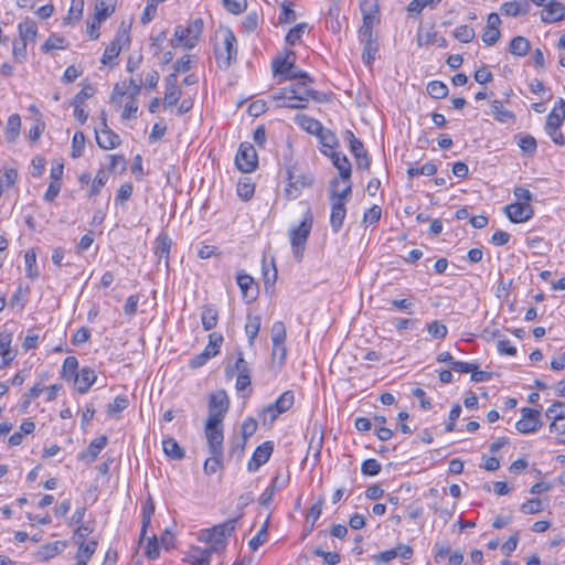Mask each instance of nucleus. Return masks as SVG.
Segmentation results:
<instances>
[{"label":"nucleus","instance_id":"nucleus-1","mask_svg":"<svg viewBox=\"0 0 565 565\" xmlns=\"http://www.w3.org/2000/svg\"><path fill=\"white\" fill-rule=\"evenodd\" d=\"M203 26L204 22L201 18L193 20L186 28L182 25L177 26L174 38L170 40L171 46L193 49L202 34Z\"/></svg>","mask_w":565,"mask_h":565},{"label":"nucleus","instance_id":"nucleus-2","mask_svg":"<svg viewBox=\"0 0 565 565\" xmlns=\"http://www.w3.org/2000/svg\"><path fill=\"white\" fill-rule=\"evenodd\" d=\"M237 519H230L222 524L214 525L202 532L200 540L212 544V548L217 552L224 548V542L236 527Z\"/></svg>","mask_w":565,"mask_h":565},{"label":"nucleus","instance_id":"nucleus-3","mask_svg":"<svg viewBox=\"0 0 565 565\" xmlns=\"http://www.w3.org/2000/svg\"><path fill=\"white\" fill-rule=\"evenodd\" d=\"M313 217L308 211L298 227L290 231V244L296 259L300 260L312 228Z\"/></svg>","mask_w":565,"mask_h":565},{"label":"nucleus","instance_id":"nucleus-4","mask_svg":"<svg viewBox=\"0 0 565 565\" xmlns=\"http://www.w3.org/2000/svg\"><path fill=\"white\" fill-rule=\"evenodd\" d=\"M294 404V395L291 391H285L274 403L263 408L260 419L264 425L273 424L276 418L288 411Z\"/></svg>","mask_w":565,"mask_h":565},{"label":"nucleus","instance_id":"nucleus-5","mask_svg":"<svg viewBox=\"0 0 565 565\" xmlns=\"http://www.w3.org/2000/svg\"><path fill=\"white\" fill-rule=\"evenodd\" d=\"M228 409L230 398L226 391H214L210 394L207 422L223 423Z\"/></svg>","mask_w":565,"mask_h":565},{"label":"nucleus","instance_id":"nucleus-6","mask_svg":"<svg viewBox=\"0 0 565 565\" xmlns=\"http://www.w3.org/2000/svg\"><path fill=\"white\" fill-rule=\"evenodd\" d=\"M226 375L236 377V388H247L250 385V369L242 352L238 353L233 365L226 366Z\"/></svg>","mask_w":565,"mask_h":565},{"label":"nucleus","instance_id":"nucleus-7","mask_svg":"<svg viewBox=\"0 0 565 565\" xmlns=\"http://www.w3.org/2000/svg\"><path fill=\"white\" fill-rule=\"evenodd\" d=\"M313 180L315 179L311 173L300 172L296 168L289 169L286 195L289 199H296L302 189L308 188L313 183Z\"/></svg>","mask_w":565,"mask_h":565},{"label":"nucleus","instance_id":"nucleus-8","mask_svg":"<svg viewBox=\"0 0 565 565\" xmlns=\"http://www.w3.org/2000/svg\"><path fill=\"white\" fill-rule=\"evenodd\" d=\"M237 168L244 173L253 172L258 164L256 150L252 143L242 142L235 157Z\"/></svg>","mask_w":565,"mask_h":565},{"label":"nucleus","instance_id":"nucleus-9","mask_svg":"<svg viewBox=\"0 0 565 565\" xmlns=\"http://www.w3.org/2000/svg\"><path fill=\"white\" fill-rule=\"evenodd\" d=\"M237 55L236 38L232 30L227 29L224 32L223 47L215 50V56L220 66L227 68L233 58Z\"/></svg>","mask_w":565,"mask_h":565},{"label":"nucleus","instance_id":"nucleus-10","mask_svg":"<svg viewBox=\"0 0 565 565\" xmlns=\"http://www.w3.org/2000/svg\"><path fill=\"white\" fill-rule=\"evenodd\" d=\"M222 424L223 423H216V420H206L205 435L210 455L223 456L224 435Z\"/></svg>","mask_w":565,"mask_h":565},{"label":"nucleus","instance_id":"nucleus-11","mask_svg":"<svg viewBox=\"0 0 565 565\" xmlns=\"http://www.w3.org/2000/svg\"><path fill=\"white\" fill-rule=\"evenodd\" d=\"M521 418L515 423V428L522 434L536 431L541 426V409L524 407L521 409Z\"/></svg>","mask_w":565,"mask_h":565},{"label":"nucleus","instance_id":"nucleus-12","mask_svg":"<svg viewBox=\"0 0 565 565\" xmlns=\"http://www.w3.org/2000/svg\"><path fill=\"white\" fill-rule=\"evenodd\" d=\"M288 89L292 100H297L298 104L307 105L309 98L318 103H322L326 100L324 94H321L308 87V84L306 86L301 85V79L297 84L289 86Z\"/></svg>","mask_w":565,"mask_h":565},{"label":"nucleus","instance_id":"nucleus-13","mask_svg":"<svg viewBox=\"0 0 565 565\" xmlns=\"http://www.w3.org/2000/svg\"><path fill=\"white\" fill-rule=\"evenodd\" d=\"M504 212L508 218L512 223H523L529 221L533 214L534 210L530 203L515 202L507 205L504 207Z\"/></svg>","mask_w":565,"mask_h":565},{"label":"nucleus","instance_id":"nucleus-14","mask_svg":"<svg viewBox=\"0 0 565 565\" xmlns=\"http://www.w3.org/2000/svg\"><path fill=\"white\" fill-rule=\"evenodd\" d=\"M102 124L103 128L100 132L96 131V141L98 146L103 149H114L120 145V137L114 132L107 126L106 111H102Z\"/></svg>","mask_w":565,"mask_h":565},{"label":"nucleus","instance_id":"nucleus-15","mask_svg":"<svg viewBox=\"0 0 565 565\" xmlns=\"http://www.w3.org/2000/svg\"><path fill=\"white\" fill-rule=\"evenodd\" d=\"M273 450L274 446L271 441H265L259 445L247 463L248 471L254 472L258 470L260 466L266 463L269 460Z\"/></svg>","mask_w":565,"mask_h":565},{"label":"nucleus","instance_id":"nucleus-16","mask_svg":"<svg viewBox=\"0 0 565 565\" xmlns=\"http://www.w3.org/2000/svg\"><path fill=\"white\" fill-rule=\"evenodd\" d=\"M181 97V90L178 87V76L175 73H171L166 77V93L163 104L166 107H172L177 105Z\"/></svg>","mask_w":565,"mask_h":565},{"label":"nucleus","instance_id":"nucleus-17","mask_svg":"<svg viewBox=\"0 0 565 565\" xmlns=\"http://www.w3.org/2000/svg\"><path fill=\"white\" fill-rule=\"evenodd\" d=\"M108 443L107 436H100L90 441L86 450L78 455V459L92 463L96 460L99 452L106 447Z\"/></svg>","mask_w":565,"mask_h":565},{"label":"nucleus","instance_id":"nucleus-18","mask_svg":"<svg viewBox=\"0 0 565 565\" xmlns=\"http://www.w3.org/2000/svg\"><path fill=\"white\" fill-rule=\"evenodd\" d=\"M273 355L277 356V350H281V359L286 356V328L281 321L274 322L271 327Z\"/></svg>","mask_w":565,"mask_h":565},{"label":"nucleus","instance_id":"nucleus-19","mask_svg":"<svg viewBox=\"0 0 565 565\" xmlns=\"http://www.w3.org/2000/svg\"><path fill=\"white\" fill-rule=\"evenodd\" d=\"M565 15V6L556 0L545 7L541 13V19L545 23H554L561 21Z\"/></svg>","mask_w":565,"mask_h":565},{"label":"nucleus","instance_id":"nucleus-20","mask_svg":"<svg viewBox=\"0 0 565 565\" xmlns=\"http://www.w3.org/2000/svg\"><path fill=\"white\" fill-rule=\"evenodd\" d=\"M126 36V41H129V36L124 32L122 34H118L114 41H111L105 49L102 63L104 65H114L113 61L119 55L121 51V39Z\"/></svg>","mask_w":565,"mask_h":565},{"label":"nucleus","instance_id":"nucleus-21","mask_svg":"<svg viewBox=\"0 0 565 565\" xmlns=\"http://www.w3.org/2000/svg\"><path fill=\"white\" fill-rule=\"evenodd\" d=\"M361 43L363 44V54L362 58L366 65H372L375 60L376 53L379 51L377 38L373 35L370 36H359Z\"/></svg>","mask_w":565,"mask_h":565},{"label":"nucleus","instance_id":"nucleus-22","mask_svg":"<svg viewBox=\"0 0 565 565\" xmlns=\"http://www.w3.org/2000/svg\"><path fill=\"white\" fill-rule=\"evenodd\" d=\"M333 166L339 170V175L343 181H349L352 174V166L348 157L333 151L330 154Z\"/></svg>","mask_w":565,"mask_h":565},{"label":"nucleus","instance_id":"nucleus-23","mask_svg":"<svg viewBox=\"0 0 565 565\" xmlns=\"http://www.w3.org/2000/svg\"><path fill=\"white\" fill-rule=\"evenodd\" d=\"M331 215L330 224L332 230L338 233L343 225V221L347 214L344 202L340 200L331 201Z\"/></svg>","mask_w":565,"mask_h":565},{"label":"nucleus","instance_id":"nucleus-24","mask_svg":"<svg viewBox=\"0 0 565 565\" xmlns=\"http://www.w3.org/2000/svg\"><path fill=\"white\" fill-rule=\"evenodd\" d=\"M77 544L78 550L76 553V565H87L88 561L92 558L96 551L97 542L95 540H89L87 542L82 541Z\"/></svg>","mask_w":565,"mask_h":565},{"label":"nucleus","instance_id":"nucleus-25","mask_svg":"<svg viewBox=\"0 0 565 565\" xmlns=\"http://www.w3.org/2000/svg\"><path fill=\"white\" fill-rule=\"evenodd\" d=\"M295 121L299 125L303 130L308 131L311 135H320L323 127L321 122L312 117H309L305 114H298L295 117Z\"/></svg>","mask_w":565,"mask_h":565},{"label":"nucleus","instance_id":"nucleus-26","mask_svg":"<svg viewBox=\"0 0 565 565\" xmlns=\"http://www.w3.org/2000/svg\"><path fill=\"white\" fill-rule=\"evenodd\" d=\"M171 249V239L164 233H161L156 239L154 254L159 258L164 259L166 266L169 264V255Z\"/></svg>","mask_w":565,"mask_h":565},{"label":"nucleus","instance_id":"nucleus-27","mask_svg":"<svg viewBox=\"0 0 565 565\" xmlns=\"http://www.w3.org/2000/svg\"><path fill=\"white\" fill-rule=\"evenodd\" d=\"M21 42H34L38 35V25L33 20H25L18 25Z\"/></svg>","mask_w":565,"mask_h":565},{"label":"nucleus","instance_id":"nucleus-28","mask_svg":"<svg viewBox=\"0 0 565 565\" xmlns=\"http://www.w3.org/2000/svg\"><path fill=\"white\" fill-rule=\"evenodd\" d=\"M271 99L278 103V107L290 108V109H302L306 108V104H291V95L288 87L281 88L274 93Z\"/></svg>","mask_w":565,"mask_h":565},{"label":"nucleus","instance_id":"nucleus-29","mask_svg":"<svg viewBox=\"0 0 565 565\" xmlns=\"http://www.w3.org/2000/svg\"><path fill=\"white\" fill-rule=\"evenodd\" d=\"M213 552L215 551L212 547L204 550L196 547L189 553L186 561L191 565H210V558Z\"/></svg>","mask_w":565,"mask_h":565},{"label":"nucleus","instance_id":"nucleus-30","mask_svg":"<svg viewBox=\"0 0 565 565\" xmlns=\"http://www.w3.org/2000/svg\"><path fill=\"white\" fill-rule=\"evenodd\" d=\"M530 49H531L530 41L526 38L521 36V35L514 36L511 40L510 45H509V52L512 55H515L519 57H523V56L527 55V53L530 52Z\"/></svg>","mask_w":565,"mask_h":565},{"label":"nucleus","instance_id":"nucleus-31","mask_svg":"<svg viewBox=\"0 0 565 565\" xmlns=\"http://www.w3.org/2000/svg\"><path fill=\"white\" fill-rule=\"evenodd\" d=\"M12 342V333L9 331L0 332V354L2 355L3 364L8 365L15 356L10 350Z\"/></svg>","mask_w":565,"mask_h":565},{"label":"nucleus","instance_id":"nucleus-32","mask_svg":"<svg viewBox=\"0 0 565 565\" xmlns=\"http://www.w3.org/2000/svg\"><path fill=\"white\" fill-rule=\"evenodd\" d=\"M491 113L500 122H510L515 119L514 113L504 108L500 100H493L491 103Z\"/></svg>","mask_w":565,"mask_h":565},{"label":"nucleus","instance_id":"nucleus-33","mask_svg":"<svg viewBox=\"0 0 565 565\" xmlns=\"http://www.w3.org/2000/svg\"><path fill=\"white\" fill-rule=\"evenodd\" d=\"M529 11V2L523 3L518 1L505 2L501 6V12L508 17H516L519 14H526Z\"/></svg>","mask_w":565,"mask_h":565},{"label":"nucleus","instance_id":"nucleus-34","mask_svg":"<svg viewBox=\"0 0 565 565\" xmlns=\"http://www.w3.org/2000/svg\"><path fill=\"white\" fill-rule=\"evenodd\" d=\"M163 451L164 454L174 460H180L184 458L185 454L184 450L179 446L178 441L169 437L162 441Z\"/></svg>","mask_w":565,"mask_h":565},{"label":"nucleus","instance_id":"nucleus-35","mask_svg":"<svg viewBox=\"0 0 565 565\" xmlns=\"http://www.w3.org/2000/svg\"><path fill=\"white\" fill-rule=\"evenodd\" d=\"M78 361L75 356H67L62 366V376L67 381H76L78 376Z\"/></svg>","mask_w":565,"mask_h":565},{"label":"nucleus","instance_id":"nucleus-36","mask_svg":"<svg viewBox=\"0 0 565 565\" xmlns=\"http://www.w3.org/2000/svg\"><path fill=\"white\" fill-rule=\"evenodd\" d=\"M201 320L204 330H212L218 321L217 310L212 306H205L201 315Z\"/></svg>","mask_w":565,"mask_h":565},{"label":"nucleus","instance_id":"nucleus-37","mask_svg":"<svg viewBox=\"0 0 565 565\" xmlns=\"http://www.w3.org/2000/svg\"><path fill=\"white\" fill-rule=\"evenodd\" d=\"M262 269L264 286L267 289L268 287L273 286L277 279V268L275 266L274 258L270 259V264L268 265L266 262V257H264Z\"/></svg>","mask_w":565,"mask_h":565},{"label":"nucleus","instance_id":"nucleus-38","mask_svg":"<svg viewBox=\"0 0 565 565\" xmlns=\"http://www.w3.org/2000/svg\"><path fill=\"white\" fill-rule=\"evenodd\" d=\"M96 380L97 375L95 370L88 366H84L81 369L75 383L79 385L78 388H88L96 382Z\"/></svg>","mask_w":565,"mask_h":565},{"label":"nucleus","instance_id":"nucleus-39","mask_svg":"<svg viewBox=\"0 0 565 565\" xmlns=\"http://www.w3.org/2000/svg\"><path fill=\"white\" fill-rule=\"evenodd\" d=\"M21 118L18 114H13L9 117L6 128V138L9 142L15 141L20 134Z\"/></svg>","mask_w":565,"mask_h":565},{"label":"nucleus","instance_id":"nucleus-40","mask_svg":"<svg viewBox=\"0 0 565 565\" xmlns=\"http://www.w3.org/2000/svg\"><path fill=\"white\" fill-rule=\"evenodd\" d=\"M348 182H350V180ZM339 183H340V181L338 178H333L330 181V200L331 201L340 200L341 202H344V200L351 193V190H352L351 183H348L347 186L341 191L338 190Z\"/></svg>","mask_w":565,"mask_h":565},{"label":"nucleus","instance_id":"nucleus-41","mask_svg":"<svg viewBox=\"0 0 565 565\" xmlns=\"http://www.w3.org/2000/svg\"><path fill=\"white\" fill-rule=\"evenodd\" d=\"M153 512H154V503H153L152 499L149 497L142 508L140 540H143V537L146 535L147 529L151 523V516H152Z\"/></svg>","mask_w":565,"mask_h":565},{"label":"nucleus","instance_id":"nucleus-42","mask_svg":"<svg viewBox=\"0 0 565 565\" xmlns=\"http://www.w3.org/2000/svg\"><path fill=\"white\" fill-rule=\"evenodd\" d=\"M84 10V0H72L67 17L64 18V24L78 22L82 19Z\"/></svg>","mask_w":565,"mask_h":565},{"label":"nucleus","instance_id":"nucleus-43","mask_svg":"<svg viewBox=\"0 0 565 565\" xmlns=\"http://www.w3.org/2000/svg\"><path fill=\"white\" fill-rule=\"evenodd\" d=\"M515 138L518 139V145L519 147L521 148V150L529 154V156H532L535 153L536 151V140L533 136L531 135H519V136H515Z\"/></svg>","mask_w":565,"mask_h":565},{"label":"nucleus","instance_id":"nucleus-44","mask_svg":"<svg viewBox=\"0 0 565 565\" xmlns=\"http://www.w3.org/2000/svg\"><path fill=\"white\" fill-rule=\"evenodd\" d=\"M257 427H258L257 420L252 417H248L243 422L242 427H241L242 438H243L242 445H241V450L244 449L246 440L256 433Z\"/></svg>","mask_w":565,"mask_h":565},{"label":"nucleus","instance_id":"nucleus-45","mask_svg":"<svg viewBox=\"0 0 565 565\" xmlns=\"http://www.w3.org/2000/svg\"><path fill=\"white\" fill-rule=\"evenodd\" d=\"M454 36L461 43H470L475 39L476 32L472 26L462 24L455 29Z\"/></svg>","mask_w":565,"mask_h":565},{"label":"nucleus","instance_id":"nucleus-46","mask_svg":"<svg viewBox=\"0 0 565 565\" xmlns=\"http://www.w3.org/2000/svg\"><path fill=\"white\" fill-rule=\"evenodd\" d=\"M24 262L26 276L31 279L36 278L39 276V271L36 267V255L33 249H29L25 252Z\"/></svg>","mask_w":565,"mask_h":565},{"label":"nucleus","instance_id":"nucleus-47","mask_svg":"<svg viewBox=\"0 0 565 565\" xmlns=\"http://www.w3.org/2000/svg\"><path fill=\"white\" fill-rule=\"evenodd\" d=\"M427 93L436 99L445 98L448 95V87L445 83L433 81L427 85Z\"/></svg>","mask_w":565,"mask_h":565},{"label":"nucleus","instance_id":"nucleus-48","mask_svg":"<svg viewBox=\"0 0 565 565\" xmlns=\"http://www.w3.org/2000/svg\"><path fill=\"white\" fill-rule=\"evenodd\" d=\"M115 12V6H108L106 2L98 0L95 3V20L97 23L105 21Z\"/></svg>","mask_w":565,"mask_h":565},{"label":"nucleus","instance_id":"nucleus-49","mask_svg":"<svg viewBox=\"0 0 565 565\" xmlns=\"http://www.w3.org/2000/svg\"><path fill=\"white\" fill-rule=\"evenodd\" d=\"M417 44L419 46L428 44H437L439 47L447 46V40L444 36L438 35L436 32L427 33L425 36L418 35Z\"/></svg>","mask_w":565,"mask_h":565},{"label":"nucleus","instance_id":"nucleus-50","mask_svg":"<svg viewBox=\"0 0 565 565\" xmlns=\"http://www.w3.org/2000/svg\"><path fill=\"white\" fill-rule=\"evenodd\" d=\"M268 523H269V520L267 519L265 521V523L262 525V527L259 529V531L256 533V535L250 539V541L248 542V546L250 547V550L257 551L258 547L266 542L267 536H268V534H267Z\"/></svg>","mask_w":565,"mask_h":565},{"label":"nucleus","instance_id":"nucleus-51","mask_svg":"<svg viewBox=\"0 0 565 565\" xmlns=\"http://www.w3.org/2000/svg\"><path fill=\"white\" fill-rule=\"evenodd\" d=\"M129 405L127 396L118 395L111 403L108 404L107 414L115 416L126 409Z\"/></svg>","mask_w":565,"mask_h":565},{"label":"nucleus","instance_id":"nucleus-52","mask_svg":"<svg viewBox=\"0 0 565 565\" xmlns=\"http://www.w3.org/2000/svg\"><path fill=\"white\" fill-rule=\"evenodd\" d=\"M224 341V338L222 334H218L216 332L211 333L209 335V344L205 347L204 351L209 352L210 358L215 356L220 352V348Z\"/></svg>","mask_w":565,"mask_h":565},{"label":"nucleus","instance_id":"nucleus-53","mask_svg":"<svg viewBox=\"0 0 565 565\" xmlns=\"http://www.w3.org/2000/svg\"><path fill=\"white\" fill-rule=\"evenodd\" d=\"M437 172V167L434 163L427 162L420 168L411 167L407 169V174L411 178L418 175H434Z\"/></svg>","mask_w":565,"mask_h":565},{"label":"nucleus","instance_id":"nucleus-54","mask_svg":"<svg viewBox=\"0 0 565 565\" xmlns=\"http://www.w3.org/2000/svg\"><path fill=\"white\" fill-rule=\"evenodd\" d=\"M259 328H260V317L248 316V321L245 326V332H246L250 343H253V341L257 337V334L259 332Z\"/></svg>","mask_w":565,"mask_h":565},{"label":"nucleus","instance_id":"nucleus-55","mask_svg":"<svg viewBox=\"0 0 565 565\" xmlns=\"http://www.w3.org/2000/svg\"><path fill=\"white\" fill-rule=\"evenodd\" d=\"M107 180H108V175H107L106 171L100 169L92 182V186L89 190V196L98 195L100 192V189L106 184Z\"/></svg>","mask_w":565,"mask_h":565},{"label":"nucleus","instance_id":"nucleus-56","mask_svg":"<svg viewBox=\"0 0 565 565\" xmlns=\"http://www.w3.org/2000/svg\"><path fill=\"white\" fill-rule=\"evenodd\" d=\"M291 68H294L291 63H288L287 60L282 57H276L273 61V72L275 75L281 76L282 78L290 73Z\"/></svg>","mask_w":565,"mask_h":565},{"label":"nucleus","instance_id":"nucleus-57","mask_svg":"<svg viewBox=\"0 0 565 565\" xmlns=\"http://www.w3.org/2000/svg\"><path fill=\"white\" fill-rule=\"evenodd\" d=\"M307 28V23H298L297 25L291 28L288 34L286 35V42L289 45H295L301 39Z\"/></svg>","mask_w":565,"mask_h":565},{"label":"nucleus","instance_id":"nucleus-58","mask_svg":"<svg viewBox=\"0 0 565 565\" xmlns=\"http://www.w3.org/2000/svg\"><path fill=\"white\" fill-rule=\"evenodd\" d=\"M85 147V136L82 131H76L72 140V157L79 158Z\"/></svg>","mask_w":565,"mask_h":565},{"label":"nucleus","instance_id":"nucleus-59","mask_svg":"<svg viewBox=\"0 0 565 565\" xmlns=\"http://www.w3.org/2000/svg\"><path fill=\"white\" fill-rule=\"evenodd\" d=\"M546 417L553 419L550 428L558 434H565V417L553 414V409H546Z\"/></svg>","mask_w":565,"mask_h":565},{"label":"nucleus","instance_id":"nucleus-60","mask_svg":"<svg viewBox=\"0 0 565 565\" xmlns=\"http://www.w3.org/2000/svg\"><path fill=\"white\" fill-rule=\"evenodd\" d=\"M521 511L524 514H536L543 511L542 501L539 498H533L521 504Z\"/></svg>","mask_w":565,"mask_h":565},{"label":"nucleus","instance_id":"nucleus-61","mask_svg":"<svg viewBox=\"0 0 565 565\" xmlns=\"http://www.w3.org/2000/svg\"><path fill=\"white\" fill-rule=\"evenodd\" d=\"M427 330L434 339H444L448 333L447 327L438 320L429 323Z\"/></svg>","mask_w":565,"mask_h":565},{"label":"nucleus","instance_id":"nucleus-62","mask_svg":"<svg viewBox=\"0 0 565 565\" xmlns=\"http://www.w3.org/2000/svg\"><path fill=\"white\" fill-rule=\"evenodd\" d=\"M223 456L211 455L204 462V472L213 475L222 467Z\"/></svg>","mask_w":565,"mask_h":565},{"label":"nucleus","instance_id":"nucleus-63","mask_svg":"<svg viewBox=\"0 0 565 565\" xmlns=\"http://www.w3.org/2000/svg\"><path fill=\"white\" fill-rule=\"evenodd\" d=\"M18 178V171L13 168H3L2 175L0 177V183H2V190L4 188L12 186Z\"/></svg>","mask_w":565,"mask_h":565},{"label":"nucleus","instance_id":"nucleus-64","mask_svg":"<svg viewBox=\"0 0 565 565\" xmlns=\"http://www.w3.org/2000/svg\"><path fill=\"white\" fill-rule=\"evenodd\" d=\"M381 463L376 459H366L363 461L361 471L365 476H376L381 471Z\"/></svg>","mask_w":565,"mask_h":565}]
</instances>
